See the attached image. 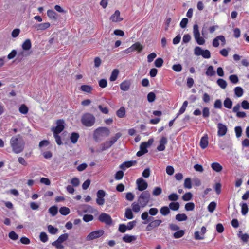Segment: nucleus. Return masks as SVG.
Segmentation results:
<instances>
[{"label":"nucleus","instance_id":"nucleus-43","mask_svg":"<svg viewBox=\"0 0 249 249\" xmlns=\"http://www.w3.org/2000/svg\"><path fill=\"white\" fill-rule=\"evenodd\" d=\"M217 83L223 89H225L227 85L226 81L223 79H218Z\"/></svg>","mask_w":249,"mask_h":249},{"label":"nucleus","instance_id":"nucleus-5","mask_svg":"<svg viewBox=\"0 0 249 249\" xmlns=\"http://www.w3.org/2000/svg\"><path fill=\"white\" fill-rule=\"evenodd\" d=\"M150 195L148 191L143 192L139 196L138 202L142 207H144L149 201Z\"/></svg>","mask_w":249,"mask_h":249},{"label":"nucleus","instance_id":"nucleus-53","mask_svg":"<svg viewBox=\"0 0 249 249\" xmlns=\"http://www.w3.org/2000/svg\"><path fill=\"white\" fill-rule=\"evenodd\" d=\"M203 50L200 47H196L194 49V54L196 56H201Z\"/></svg>","mask_w":249,"mask_h":249},{"label":"nucleus","instance_id":"nucleus-23","mask_svg":"<svg viewBox=\"0 0 249 249\" xmlns=\"http://www.w3.org/2000/svg\"><path fill=\"white\" fill-rule=\"evenodd\" d=\"M208 136L207 135L202 137L200 141V146L202 149L206 148L208 145Z\"/></svg>","mask_w":249,"mask_h":249},{"label":"nucleus","instance_id":"nucleus-46","mask_svg":"<svg viewBox=\"0 0 249 249\" xmlns=\"http://www.w3.org/2000/svg\"><path fill=\"white\" fill-rule=\"evenodd\" d=\"M193 197V195L191 193L188 192L185 193L183 196H182V199L184 201H188L192 199Z\"/></svg>","mask_w":249,"mask_h":249},{"label":"nucleus","instance_id":"nucleus-12","mask_svg":"<svg viewBox=\"0 0 249 249\" xmlns=\"http://www.w3.org/2000/svg\"><path fill=\"white\" fill-rule=\"evenodd\" d=\"M217 135L219 137L225 135L228 131L227 126L221 123H219L217 124Z\"/></svg>","mask_w":249,"mask_h":249},{"label":"nucleus","instance_id":"nucleus-50","mask_svg":"<svg viewBox=\"0 0 249 249\" xmlns=\"http://www.w3.org/2000/svg\"><path fill=\"white\" fill-rule=\"evenodd\" d=\"M168 199L171 201H176L178 199L179 196L176 193H172L168 196Z\"/></svg>","mask_w":249,"mask_h":249},{"label":"nucleus","instance_id":"nucleus-55","mask_svg":"<svg viewBox=\"0 0 249 249\" xmlns=\"http://www.w3.org/2000/svg\"><path fill=\"white\" fill-rule=\"evenodd\" d=\"M230 81L233 84H237L239 81V79L236 75L233 74L229 76Z\"/></svg>","mask_w":249,"mask_h":249},{"label":"nucleus","instance_id":"nucleus-6","mask_svg":"<svg viewBox=\"0 0 249 249\" xmlns=\"http://www.w3.org/2000/svg\"><path fill=\"white\" fill-rule=\"evenodd\" d=\"M154 142L153 139H150L147 142H142L140 145V150L137 152L136 155L137 156H141L148 152L147 147L152 145Z\"/></svg>","mask_w":249,"mask_h":249},{"label":"nucleus","instance_id":"nucleus-40","mask_svg":"<svg viewBox=\"0 0 249 249\" xmlns=\"http://www.w3.org/2000/svg\"><path fill=\"white\" fill-rule=\"evenodd\" d=\"M241 207V213L243 215H245L248 212V207L246 203H242L240 204Z\"/></svg>","mask_w":249,"mask_h":249},{"label":"nucleus","instance_id":"nucleus-32","mask_svg":"<svg viewBox=\"0 0 249 249\" xmlns=\"http://www.w3.org/2000/svg\"><path fill=\"white\" fill-rule=\"evenodd\" d=\"M113 144L110 141H106L101 144V151H105L109 148Z\"/></svg>","mask_w":249,"mask_h":249},{"label":"nucleus","instance_id":"nucleus-30","mask_svg":"<svg viewBox=\"0 0 249 249\" xmlns=\"http://www.w3.org/2000/svg\"><path fill=\"white\" fill-rule=\"evenodd\" d=\"M125 217L128 219H132L134 217L132 210L130 208H126L124 213Z\"/></svg>","mask_w":249,"mask_h":249},{"label":"nucleus","instance_id":"nucleus-9","mask_svg":"<svg viewBox=\"0 0 249 249\" xmlns=\"http://www.w3.org/2000/svg\"><path fill=\"white\" fill-rule=\"evenodd\" d=\"M106 195V192L103 190H99L97 192L96 203L98 205L102 206L105 203L104 197Z\"/></svg>","mask_w":249,"mask_h":249},{"label":"nucleus","instance_id":"nucleus-62","mask_svg":"<svg viewBox=\"0 0 249 249\" xmlns=\"http://www.w3.org/2000/svg\"><path fill=\"white\" fill-rule=\"evenodd\" d=\"M48 230L49 232L52 234L56 233L58 231V229L57 228L53 227L51 225L48 226Z\"/></svg>","mask_w":249,"mask_h":249},{"label":"nucleus","instance_id":"nucleus-27","mask_svg":"<svg viewBox=\"0 0 249 249\" xmlns=\"http://www.w3.org/2000/svg\"><path fill=\"white\" fill-rule=\"evenodd\" d=\"M134 52L137 51L139 53L143 49L144 47L139 42H136L132 45Z\"/></svg>","mask_w":249,"mask_h":249},{"label":"nucleus","instance_id":"nucleus-3","mask_svg":"<svg viewBox=\"0 0 249 249\" xmlns=\"http://www.w3.org/2000/svg\"><path fill=\"white\" fill-rule=\"evenodd\" d=\"M95 122V117L91 114L87 113L81 118V122L83 125L87 127L92 126Z\"/></svg>","mask_w":249,"mask_h":249},{"label":"nucleus","instance_id":"nucleus-47","mask_svg":"<svg viewBox=\"0 0 249 249\" xmlns=\"http://www.w3.org/2000/svg\"><path fill=\"white\" fill-rule=\"evenodd\" d=\"M19 111L23 114H26L28 112V108L26 105L22 104L19 107Z\"/></svg>","mask_w":249,"mask_h":249},{"label":"nucleus","instance_id":"nucleus-35","mask_svg":"<svg viewBox=\"0 0 249 249\" xmlns=\"http://www.w3.org/2000/svg\"><path fill=\"white\" fill-rule=\"evenodd\" d=\"M119 74V71L117 69H114L112 71L111 76L110 77V81H114L116 80Z\"/></svg>","mask_w":249,"mask_h":249},{"label":"nucleus","instance_id":"nucleus-2","mask_svg":"<svg viewBox=\"0 0 249 249\" xmlns=\"http://www.w3.org/2000/svg\"><path fill=\"white\" fill-rule=\"evenodd\" d=\"M110 133V130L107 127H99L94 131L93 137L96 141H98L101 140L103 137L108 136Z\"/></svg>","mask_w":249,"mask_h":249},{"label":"nucleus","instance_id":"nucleus-25","mask_svg":"<svg viewBox=\"0 0 249 249\" xmlns=\"http://www.w3.org/2000/svg\"><path fill=\"white\" fill-rule=\"evenodd\" d=\"M31 41L29 39H26L22 45V48L24 51L29 50L31 48Z\"/></svg>","mask_w":249,"mask_h":249},{"label":"nucleus","instance_id":"nucleus-54","mask_svg":"<svg viewBox=\"0 0 249 249\" xmlns=\"http://www.w3.org/2000/svg\"><path fill=\"white\" fill-rule=\"evenodd\" d=\"M40 240L43 243L46 242L48 240V235L44 232L40 233L39 235Z\"/></svg>","mask_w":249,"mask_h":249},{"label":"nucleus","instance_id":"nucleus-49","mask_svg":"<svg viewBox=\"0 0 249 249\" xmlns=\"http://www.w3.org/2000/svg\"><path fill=\"white\" fill-rule=\"evenodd\" d=\"M69 235L67 233L63 234L60 235L56 240V243L58 242L62 243L66 241L68 238Z\"/></svg>","mask_w":249,"mask_h":249},{"label":"nucleus","instance_id":"nucleus-39","mask_svg":"<svg viewBox=\"0 0 249 249\" xmlns=\"http://www.w3.org/2000/svg\"><path fill=\"white\" fill-rule=\"evenodd\" d=\"M180 205L178 202H171L169 204V208L173 211H178Z\"/></svg>","mask_w":249,"mask_h":249},{"label":"nucleus","instance_id":"nucleus-31","mask_svg":"<svg viewBox=\"0 0 249 249\" xmlns=\"http://www.w3.org/2000/svg\"><path fill=\"white\" fill-rule=\"evenodd\" d=\"M235 95L237 97H241L243 94V89L240 87H236L234 89Z\"/></svg>","mask_w":249,"mask_h":249},{"label":"nucleus","instance_id":"nucleus-61","mask_svg":"<svg viewBox=\"0 0 249 249\" xmlns=\"http://www.w3.org/2000/svg\"><path fill=\"white\" fill-rule=\"evenodd\" d=\"M161 193H162L161 188L159 187H157L154 189L153 192H152V194L154 196H157L160 195L161 194Z\"/></svg>","mask_w":249,"mask_h":249},{"label":"nucleus","instance_id":"nucleus-11","mask_svg":"<svg viewBox=\"0 0 249 249\" xmlns=\"http://www.w3.org/2000/svg\"><path fill=\"white\" fill-rule=\"evenodd\" d=\"M136 184L138 189L141 191L145 190L148 187L147 183L142 178L137 179Z\"/></svg>","mask_w":249,"mask_h":249},{"label":"nucleus","instance_id":"nucleus-29","mask_svg":"<svg viewBox=\"0 0 249 249\" xmlns=\"http://www.w3.org/2000/svg\"><path fill=\"white\" fill-rule=\"evenodd\" d=\"M126 110L124 107H122L116 112L117 116L119 118H123L125 116Z\"/></svg>","mask_w":249,"mask_h":249},{"label":"nucleus","instance_id":"nucleus-59","mask_svg":"<svg viewBox=\"0 0 249 249\" xmlns=\"http://www.w3.org/2000/svg\"><path fill=\"white\" fill-rule=\"evenodd\" d=\"M154 64L156 67L160 68L162 66L163 64V60L161 58H158L156 59Z\"/></svg>","mask_w":249,"mask_h":249},{"label":"nucleus","instance_id":"nucleus-13","mask_svg":"<svg viewBox=\"0 0 249 249\" xmlns=\"http://www.w3.org/2000/svg\"><path fill=\"white\" fill-rule=\"evenodd\" d=\"M219 41L222 42L221 45L224 46L226 44V39L223 36L220 35L216 36L213 41V46L214 47H218L219 45Z\"/></svg>","mask_w":249,"mask_h":249},{"label":"nucleus","instance_id":"nucleus-56","mask_svg":"<svg viewBox=\"0 0 249 249\" xmlns=\"http://www.w3.org/2000/svg\"><path fill=\"white\" fill-rule=\"evenodd\" d=\"M216 206V204L215 202H211L208 206V210L209 212H210V213L213 212V211L215 209Z\"/></svg>","mask_w":249,"mask_h":249},{"label":"nucleus","instance_id":"nucleus-1","mask_svg":"<svg viewBox=\"0 0 249 249\" xmlns=\"http://www.w3.org/2000/svg\"><path fill=\"white\" fill-rule=\"evenodd\" d=\"M10 145L15 154L21 153L25 147V142L20 135L13 136L10 140Z\"/></svg>","mask_w":249,"mask_h":249},{"label":"nucleus","instance_id":"nucleus-58","mask_svg":"<svg viewBox=\"0 0 249 249\" xmlns=\"http://www.w3.org/2000/svg\"><path fill=\"white\" fill-rule=\"evenodd\" d=\"M184 186L186 188L191 189L192 188L191 180L190 178H186L184 180Z\"/></svg>","mask_w":249,"mask_h":249},{"label":"nucleus","instance_id":"nucleus-15","mask_svg":"<svg viewBox=\"0 0 249 249\" xmlns=\"http://www.w3.org/2000/svg\"><path fill=\"white\" fill-rule=\"evenodd\" d=\"M123 19V18L120 17V12L119 10H116L110 18V20L113 22H120Z\"/></svg>","mask_w":249,"mask_h":249},{"label":"nucleus","instance_id":"nucleus-36","mask_svg":"<svg viewBox=\"0 0 249 249\" xmlns=\"http://www.w3.org/2000/svg\"><path fill=\"white\" fill-rule=\"evenodd\" d=\"M59 212L63 215H67L70 213V210L69 208L64 206L60 208Z\"/></svg>","mask_w":249,"mask_h":249},{"label":"nucleus","instance_id":"nucleus-10","mask_svg":"<svg viewBox=\"0 0 249 249\" xmlns=\"http://www.w3.org/2000/svg\"><path fill=\"white\" fill-rule=\"evenodd\" d=\"M98 219L99 221L105 223L107 225H110L112 222V220L111 216L106 213H102L99 215Z\"/></svg>","mask_w":249,"mask_h":249},{"label":"nucleus","instance_id":"nucleus-63","mask_svg":"<svg viewBox=\"0 0 249 249\" xmlns=\"http://www.w3.org/2000/svg\"><path fill=\"white\" fill-rule=\"evenodd\" d=\"M201 56L205 59H209L211 57V53L208 50H204Z\"/></svg>","mask_w":249,"mask_h":249},{"label":"nucleus","instance_id":"nucleus-64","mask_svg":"<svg viewBox=\"0 0 249 249\" xmlns=\"http://www.w3.org/2000/svg\"><path fill=\"white\" fill-rule=\"evenodd\" d=\"M9 237L13 240H16L18 238V235L15 232L12 231L9 232Z\"/></svg>","mask_w":249,"mask_h":249},{"label":"nucleus","instance_id":"nucleus-45","mask_svg":"<svg viewBox=\"0 0 249 249\" xmlns=\"http://www.w3.org/2000/svg\"><path fill=\"white\" fill-rule=\"evenodd\" d=\"M184 230H178V231L174 233L173 236L175 238H179L182 237L184 235Z\"/></svg>","mask_w":249,"mask_h":249},{"label":"nucleus","instance_id":"nucleus-7","mask_svg":"<svg viewBox=\"0 0 249 249\" xmlns=\"http://www.w3.org/2000/svg\"><path fill=\"white\" fill-rule=\"evenodd\" d=\"M104 234V231L103 230H99L90 232L86 237L87 241H91L102 236Z\"/></svg>","mask_w":249,"mask_h":249},{"label":"nucleus","instance_id":"nucleus-18","mask_svg":"<svg viewBox=\"0 0 249 249\" xmlns=\"http://www.w3.org/2000/svg\"><path fill=\"white\" fill-rule=\"evenodd\" d=\"M92 209V207L90 206L82 205L79 207L78 210H77V213L79 215H82L83 213L90 212Z\"/></svg>","mask_w":249,"mask_h":249},{"label":"nucleus","instance_id":"nucleus-22","mask_svg":"<svg viewBox=\"0 0 249 249\" xmlns=\"http://www.w3.org/2000/svg\"><path fill=\"white\" fill-rule=\"evenodd\" d=\"M141 218L143 220H145L143 222L144 224H147L149 221H152L153 220V217L149 216L148 213L147 212H143L141 215Z\"/></svg>","mask_w":249,"mask_h":249},{"label":"nucleus","instance_id":"nucleus-37","mask_svg":"<svg viewBox=\"0 0 249 249\" xmlns=\"http://www.w3.org/2000/svg\"><path fill=\"white\" fill-rule=\"evenodd\" d=\"M224 106L226 108L231 109L232 106V102L229 98H226L224 101Z\"/></svg>","mask_w":249,"mask_h":249},{"label":"nucleus","instance_id":"nucleus-28","mask_svg":"<svg viewBox=\"0 0 249 249\" xmlns=\"http://www.w3.org/2000/svg\"><path fill=\"white\" fill-rule=\"evenodd\" d=\"M80 89L81 91L86 92V93H90L93 89L92 87L88 85H82L80 87Z\"/></svg>","mask_w":249,"mask_h":249},{"label":"nucleus","instance_id":"nucleus-17","mask_svg":"<svg viewBox=\"0 0 249 249\" xmlns=\"http://www.w3.org/2000/svg\"><path fill=\"white\" fill-rule=\"evenodd\" d=\"M159 145L157 147L159 151H162L165 150V145L167 143V139L165 137H162L160 141Z\"/></svg>","mask_w":249,"mask_h":249},{"label":"nucleus","instance_id":"nucleus-8","mask_svg":"<svg viewBox=\"0 0 249 249\" xmlns=\"http://www.w3.org/2000/svg\"><path fill=\"white\" fill-rule=\"evenodd\" d=\"M64 129V122L63 120H58L56 122V126L53 127L52 130L53 134H59Z\"/></svg>","mask_w":249,"mask_h":249},{"label":"nucleus","instance_id":"nucleus-14","mask_svg":"<svg viewBox=\"0 0 249 249\" xmlns=\"http://www.w3.org/2000/svg\"><path fill=\"white\" fill-rule=\"evenodd\" d=\"M162 223V220L160 219L155 220L150 222L146 227L147 231H150L153 229L158 227Z\"/></svg>","mask_w":249,"mask_h":249},{"label":"nucleus","instance_id":"nucleus-24","mask_svg":"<svg viewBox=\"0 0 249 249\" xmlns=\"http://www.w3.org/2000/svg\"><path fill=\"white\" fill-rule=\"evenodd\" d=\"M47 15L51 20L56 21L58 18L57 14L52 10H48Z\"/></svg>","mask_w":249,"mask_h":249},{"label":"nucleus","instance_id":"nucleus-41","mask_svg":"<svg viewBox=\"0 0 249 249\" xmlns=\"http://www.w3.org/2000/svg\"><path fill=\"white\" fill-rule=\"evenodd\" d=\"M79 137V135L78 133L73 132L71 134V137H70V139H71V142L73 143H75L77 142V140H78Z\"/></svg>","mask_w":249,"mask_h":249},{"label":"nucleus","instance_id":"nucleus-4","mask_svg":"<svg viewBox=\"0 0 249 249\" xmlns=\"http://www.w3.org/2000/svg\"><path fill=\"white\" fill-rule=\"evenodd\" d=\"M193 35L195 40L198 44L202 45L205 43V40L203 37L200 36L198 26L196 24H194L193 26Z\"/></svg>","mask_w":249,"mask_h":249},{"label":"nucleus","instance_id":"nucleus-60","mask_svg":"<svg viewBox=\"0 0 249 249\" xmlns=\"http://www.w3.org/2000/svg\"><path fill=\"white\" fill-rule=\"evenodd\" d=\"M155 98L156 95L154 92H151L148 94L147 100L149 102H153V101H155Z\"/></svg>","mask_w":249,"mask_h":249},{"label":"nucleus","instance_id":"nucleus-51","mask_svg":"<svg viewBox=\"0 0 249 249\" xmlns=\"http://www.w3.org/2000/svg\"><path fill=\"white\" fill-rule=\"evenodd\" d=\"M195 208V204L193 202H189L185 204V209L187 211H193Z\"/></svg>","mask_w":249,"mask_h":249},{"label":"nucleus","instance_id":"nucleus-16","mask_svg":"<svg viewBox=\"0 0 249 249\" xmlns=\"http://www.w3.org/2000/svg\"><path fill=\"white\" fill-rule=\"evenodd\" d=\"M131 85L130 80H124L120 84V87L122 90L126 91L130 89Z\"/></svg>","mask_w":249,"mask_h":249},{"label":"nucleus","instance_id":"nucleus-19","mask_svg":"<svg viewBox=\"0 0 249 249\" xmlns=\"http://www.w3.org/2000/svg\"><path fill=\"white\" fill-rule=\"evenodd\" d=\"M50 26V23L49 22L42 23L36 24L35 26V28L37 31H43L48 28Z\"/></svg>","mask_w":249,"mask_h":249},{"label":"nucleus","instance_id":"nucleus-33","mask_svg":"<svg viewBox=\"0 0 249 249\" xmlns=\"http://www.w3.org/2000/svg\"><path fill=\"white\" fill-rule=\"evenodd\" d=\"M132 210L135 213H138L140 212L141 209V205L139 203H137L136 202H133L132 205Z\"/></svg>","mask_w":249,"mask_h":249},{"label":"nucleus","instance_id":"nucleus-20","mask_svg":"<svg viewBox=\"0 0 249 249\" xmlns=\"http://www.w3.org/2000/svg\"><path fill=\"white\" fill-rule=\"evenodd\" d=\"M136 163V161H125L120 166V168L125 170L126 168H129L133 165H134Z\"/></svg>","mask_w":249,"mask_h":249},{"label":"nucleus","instance_id":"nucleus-26","mask_svg":"<svg viewBox=\"0 0 249 249\" xmlns=\"http://www.w3.org/2000/svg\"><path fill=\"white\" fill-rule=\"evenodd\" d=\"M211 168L213 171L216 172H220L223 169L222 165H221L219 163L216 162H213L211 164Z\"/></svg>","mask_w":249,"mask_h":249},{"label":"nucleus","instance_id":"nucleus-21","mask_svg":"<svg viewBox=\"0 0 249 249\" xmlns=\"http://www.w3.org/2000/svg\"><path fill=\"white\" fill-rule=\"evenodd\" d=\"M137 237L135 235L125 234L123 237V240L125 243H131L136 240Z\"/></svg>","mask_w":249,"mask_h":249},{"label":"nucleus","instance_id":"nucleus-44","mask_svg":"<svg viewBox=\"0 0 249 249\" xmlns=\"http://www.w3.org/2000/svg\"><path fill=\"white\" fill-rule=\"evenodd\" d=\"M218 146L222 150L225 149L226 148L228 147V145L226 142L223 140H219L218 141Z\"/></svg>","mask_w":249,"mask_h":249},{"label":"nucleus","instance_id":"nucleus-34","mask_svg":"<svg viewBox=\"0 0 249 249\" xmlns=\"http://www.w3.org/2000/svg\"><path fill=\"white\" fill-rule=\"evenodd\" d=\"M48 211L52 216H54L58 213V208L56 206H52L49 209Z\"/></svg>","mask_w":249,"mask_h":249},{"label":"nucleus","instance_id":"nucleus-57","mask_svg":"<svg viewBox=\"0 0 249 249\" xmlns=\"http://www.w3.org/2000/svg\"><path fill=\"white\" fill-rule=\"evenodd\" d=\"M94 217L91 214H85L83 216V220L86 222H89L93 220Z\"/></svg>","mask_w":249,"mask_h":249},{"label":"nucleus","instance_id":"nucleus-48","mask_svg":"<svg viewBox=\"0 0 249 249\" xmlns=\"http://www.w3.org/2000/svg\"><path fill=\"white\" fill-rule=\"evenodd\" d=\"M121 136L122 134L121 133H117L113 137L111 138L110 141L111 142L112 144H113L117 142V140L121 137Z\"/></svg>","mask_w":249,"mask_h":249},{"label":"nucleus","instance_id":"nucleus-52","mask_svg":"<svg viewBox=\"0 0 249 249\" xmlns=\"http://www.w3.org/2000/svg\"><path fill=\"white\" fill-rule=\"evenodd\" d=\"M215 74V71L213 70V66H209L206 72V74L208 76H213Z\"/></svg>","mask_w":249,"mask_h":249},{"label":"nucleus","instance_id":"nucleus-38","mask_svg":"<svg viewBox=\"0 0 249 249\" xmlns=\"http://www.w3.org/2000/svg\"><path fill=\"white\" fill-rule=\"evenodd\" d=\"M176 219L178 221H184L187 219V216L184 213L178 214L176 215Z\"/></svg>","mask_w":249,"mask_h":249},{"label":"nucleus","instance_id":"nucleus-42","mask_svg":"<svg viewBox=\"0 0 249 249\" xmlns=\"http://www.w3.org/2000/svg\"><path fill=\"white\" fill-rule=\"evenodd\" d=\"M169 208L167 206H164L160 208V213L162 215L166 216L170 213Z\"/></svg>","mask_w":249,"mask_h":249}]
</instances>
